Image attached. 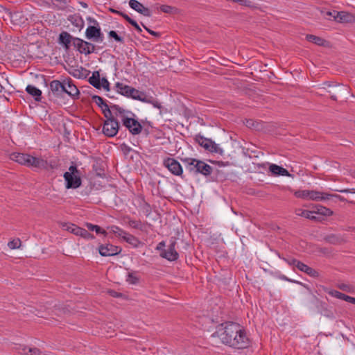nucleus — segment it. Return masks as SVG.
<instances>
[{
    "instance_id": "f257e3e1",
    "label": "nucleus",
    "mask_w": 355,
    "mask_h": 355,
    "mask_svg": "<svg viewBox=\"0 0 355 355\" xmlns=\"http://www.w3.org/2000/svg\"><path fill=\"white\" fill-rule=\"evenodd\" d=\"M215 334L224 345L234 349H243L250 346V340L245 330L238 323H223Z\"/></svg>"
},
{
    "instance_id": "f03ea898",
    "label": "nucleus",
    "mask_w": 355,
    "mask_h": 355,
    "mask_svg": "<svg viewBox=\"0 0 355 355\" xmlns=\"http://www.w3.org/2000/svg\"><path fill=\"white\" fill-rule=\"evenodd\" d=\"M10 159L27 167H33L39 169L48 168V162L46 160L31 156L29 154L13 153L10 155Z\"/></svg>"
},
{
    "instance_id": "7ed1b4c3",
    "label": "nucleus",
    "mask_w": 355,
    "mask_h": 355,
    "mask_svg": "<svg viewBox=\"0 0 355 355\" xmlns=\"http://www.w3.org/2000/svg\"><path fill=\"white\" fill-rule=\"evenodd\" d=\"M181 160L186 169L195 175L200 173L205 176H209L213 172V168L202 160L191 157L182 158Z\"/></svg>"
},
{
    "instance_id": "20e7f679",
    "label": "nucleus",
    "mask_w": 355,
    "mask_h": 355,
    "mask_svg": "<svg viewBox=\"0 0 355 355\" xmlns=\"http://www.w3.org/2000/svg\"><path fill=\"white\" fill-rule=\"evenodd\" d=\"M104 116L106 118V120L103 123V132L108 137H113L119 132V123L114 116L112 114V112L110 116L107 114L104 115Z\"/></svg>"
},
{
    "instance_id": "39448f33",
    "label": "nucleus",
    "mask_w": 355,
    "mask_h": 355,
    "mask_svg": "<svg viewBox=\"0 0 355 355\" xmlns=\"http://www.w3.org/2000/svg\"><path fill=\"white\" fill-rule=\"evenodd\" d=\"M195 141L200 146L211 153H218L220 155H222L223 153V149L211 139L205 138L203 136L198 135L196 136Z\"/></svg>"
},
{
    "instance_id": "423d86ee",
    "label": "nucleus",
    "mask_w": 355,
    "mask_h": 355,
    "mask_svg": "<svg viewBox=\"0 0 355 355\" xmlns=\"http://www.w3.org/2000/svg\"><path fill=\"white\" fill-rule=\"evenodd\" d=\"M73 46L80 53L85 55L91 54L96 50V46L94 44L78 37H75L73 39Z\"/></svg>"
},
{
    "instance_id": "0eeeda50",
    "label": "nucleus",
    "mask_w": 355,
    "mask_h": 355,
    "mask_svg": "<svg viewBox=\"0 0 355 355\" xmlns=\"http://www.w3.org/2000/svg\"><path fill=\"white\" fill-rule=\"evenodd\" d=\"M85 37L94 42H102L104 40V35L101 32L99 25L89 26L85 31Z\"/></svg>"
},
{
    "instance_id": "6e6552de",
    "label": "nucleus",
    "mask_w": 355,
    "mask_h": 355,
    "mask_svg": "<svg viewBox=\"0 0 355 355\" xmlns=\"http://www.w3.org/2000/svg\"><path fill=\"white\" fill-rule=\"evenodd\" d=\"M290 266H293V269L294 270L297 269L305 272L311 277H319V272L317 270L295 259H290Z\"/></svg>"
},
{
    "instance_id": "1a4fd4ad",
    "label": "nucleus",
    "mask_w": 355,
    "mask_h": 355,
    "mask_svg": "<svg viewBox=\"0 0 355 355\" xmlns=\"http://www.w3.org/2000/svg\"><path fill=\"white\" fill-rule=\"evenodd\" d=\"M336 198L340 201H345V199L344 197L337 195V194H332L329 193L327 192H322L315 190H310V195H309V200H313V201H323L327 200H330L332 198Z\"/></svg>"
},
{
    "instance_id": "9d476101",
    "label": "nucleus",
    "mask_w": 355,
    "mask_h": 355,
    "mask_svg": "<svg viewBox=\"0 0 355 355\" xmlns=\"http://www.w3.org/2000/svg\"><path fill=\"white\" fill-rule=\"evenodd\" d=\"M123 125L133 135H137L141 132L143 127L141 123L132 117H125L123 119Z\"/></svg>"
},
{
    "instance_id": "9b49d317",
    "label": "nucleus",
    "mask_w": 355,
    "mask_h": 355,
    "mask_svg": "<svg viewBox=\"0 0 355 355\" xmlns=\"http://www.w3.org/2000/svg\"><path fill=\"white\" fill-rule=\"evenodd\" d=\"M163 164L174 175L181 176L182 175V167L181 164L174 158H166L164 160Z\"/></svg>"
},
{
    "instance_id": "f8f14e48",
    "label": "nucleus",
    "mask_w": 355,
    "mask_h": 355,
    "mask_svg": "<svg viewBox=\"0 0 355 355\" xmlns=\"http://www.w3.org/2000/svg\"><path fill=\"white\" fill-rule=\"evenodd\" d=\"M175 240L171 239L168 248L161 252L160 257L170 261H176L179 258V254L175 249Z\"/></svg>"
},
{
    "instance_id": "ddd939ff",
    "label": "nucleus",
    "mask_w": 355,
    "mask_h": 355,
    "mask_svg": "<svg viewBox=\"0 0 355 355\" xmlns=\"http://www.w3.org/2000/svg\"><path fill=\"white\" fill-rule=\"evenodd\" d=\"M121 250V247L110 243L106 245L101 244L98 247V252L103 257L114 256L119 254Z\"/></svg>"
},
{
    "instance_id": "4468645a",
    "label": "nucleus",
    "mask_w": 355,
    "mask_h": 355,
    "mask_svg": "<svg viewBox=\"0 0 355 355\" xmlns=\"http://www.w3.org/2000/svg\"><path fill=\"white\" fill-rule=\"evenodd\" d=\"M64 178L67 189H77L81 185L82 180L79 175H73L65 172Z\"/></svg>"
},
{
    "instance_id": "2eb2a0df",
    "label": "nucleus",
    "mask_w": 355,
    "mask_h": 355,
    "mask_svg": "<svg viewBox=\"0 0 355 355\" xmlns=\"http://www.w3.org/2000/svg\"><path fill=\"white\" fill-rule=\"evenodd\" d=\"M67 230L69 232L87 240L94 239L95 238V236L92 234L89 233L87 230L80 227L74 224H71L68 226Z\"/></svg>"
},
{
    "instance_id": "dca6fc26",
    "label": "nucleus",
    "mask_w": 355,
    "mask_h": 355,
    "mask_svg": "<svg viewBox=\"0 0 355 355\" xmlns=\"http://www.w3.org/2000/svg\"><path fill=\"white\" fill-rule=\"evenodd\" d=\"M334 19L339 23H352L355 21V16L345 11L334 10Z\"/></svg>"
},
{
    "instance_id": "f3484780",
    "label": "nucleus",
    "mask_w": 355,
    "mask_h": 355,
    "mask_svg": "<svg viewBox=\"0 0 355 355\" xmlns=\"http://www.w3.org/2000/svg\"><path fill=\"white\" fill-rule=\"evenodd\" d=\"M6 15L7 17L10 19L14 25L20 26L24 24L27 20V18L25 17L21 11H8Z\"/></svg>"
},
{
    "instance_id": "a211bd4d",
    "label": "nucleus",
    "mask_w": 355,
    "mask_h": 355,
    "mask_svg": "<svg viewBox=\"0 0 355 355\" xmlns=\"http://www.w3.org/2000/svg\"><path fill=\"white\" fill-rule=\"evenodd\" d=\"M130 7L145 17H150L151 11L137 0H130Z\"/></svg>"
},
{
    "instance_id": "6ab92c4d",
    "label": "nucleus",
    "mask_w": 355,
    "mask_h": 355,
    "mask_svg": "<svg viewBox=\"0 0 355 355\" xmlns=\"http://www.w3.org/2000/svg\"><path fill=\"white\" fill-rule=\"evenodd\" d=\"M73 37L68 32L62 31L58 37V43L64 46L66 50L70 49L71 42H73Z\"/></svg>"
},
{
    "instance_id": "aec40b11",
    "label": "nucleus",
    "mask_w": 355,
    "mask_h": 355,
    "mask_svg": "<svg viewBox=\"0 0 355 355\" xmlns=\"http://www.w3.org/2000/svg\"><path fill=\"white\" fill-rule=\"evenodd\" d=\"M92 98L93 102H94L99 107L101 108L103 115H110V112L112 111L110 109V105L106 103L102 97L98 95H94L92 96Z\"/></svg>"
},
{
    "instance_id": "412c9836",
    "label": "nucleus",
    "mask_w": 355,
    "mask_h": 355,
    "mask_svg": "<svg viewBox=\"0 0 355 355\" xmlns=\"http://www.w3.org/2000/svg\"><path fill=\"white\" fill-rule=\"evenodd\" d=\"M50 89L56 96H61L65 90V81L62 83L60 80H53L50 83Z\"/></svg>"
},
{
    "instance_id": "4be33fe9",
    "label": "nucleus",
    "mask_w": 355,
    "mask_h": 355,
    "mask_svg": "<svg viewBox=\"0 0 355 355\" xmlns=\"http://www.w3.org/2000/svg\"><path fill=\"white\" fill-rule=\"evenodd\" d=\"M64 93L67 94L69 96L75 98L79 95V90L76 87L75 85L73 84V82L71 79H69L65 83V90Z\"/></svg>"
},
{
    "instance_id": "5701e85b",
    "label": "nucleus",
    "mask_w": 355,
    "mask_h": 355,
    "mask_svg": "<svg viewBox=\"0 0 355 355\" xmlns=\"http://www.w3.org/2000/svg\"><path fill=\"white\" fill-rule=\"evenodd\" d=\"M110 109L112 111V114L113 116L115 115L116 116L120 117L122 121L123 118L128 117L126 113L131 114L130 112L125 110L122 107H119L118 105H110ZM132 114L134 115L132 113Z\"/></svg>"
},
{
    "instance_id": "b1692460",
    "label": "nucleus",
    "mask_w": 355,
    "mask_h": 355,
    "mask_svg": "<svg viewBox=\"0 0 355 355\" xmlns=\"http://www.w3.org/2000/svg\"><path fill=\"white\" fill-rule=\"evenodd\" d=\"M315 210H314L315 215V214L319 215L318 217H321L322 218V220H324V218H323L324 216H331L334 214V211L331 209H330L326 207L322 206L320 205H315Z\"/></svg>"
},
{
    "instance_id": "393cba45",
    "label": "nucleus",
    "mask_w": 355,
    "mask_h": 355,
    "mask_svg": "<svg viewBox=\"0 0 355 355\" xmlns=\"http://www.w3.org/2000/svg\"><path fill=\"white\" fill-rule=\"evenodd\" d=\"M129 98L138 100L142 102L147 101V95L145 92L139 91L134 87H132L130 92H129Z\"/></svg>"
},
{
    "instance_id": "a878e982",
    "label": "nucleus",
    "mask_w": 355,
    "mask_h": 355,
    "mask_svg": "<svg viewBox=\"0 0 355 355\" xmlns=\"http://www.w3.org/2000/svg\"><path fill=\"white\" fill-rule=\"evenodd\" d=\"M19 352L24 355H41V351L37 347H27L26 346H20Z\"/></svg>"
},
{
    "instance_id": "bb28decb",
    "label": "nucleus",
    "mask_w": 355,
    "mask_h": 355,
    "mask_svg": "<svg viewBox=\"0 0 355 355\" xmlns=\"http://www.w3.org/2000/svg\"><path fill=\"white\" fill-rule=\"evenodd\" d=\"M123 220L125 223L128 224L130 227L143 230V224L141 220H135L132 219L129 216H125L123 218Z\"/></svg>"
},
{
    "instance_id": "cd10ccee",
    "label": "nucleus",
    "mask_w": 355,
    "mask_h": 355,
    "mask_svg": "<svg viewBox=\"0 0 355 355\" xmlns=\"http://www.w3.org/2000/svg\"><path fill=\"white\" fill-rule=\"evenodd\" d=\"M26 91L28 94L33 96L36 101H41L42 91L36 87L31 85H28L26 88Z\"/></svg>"
},
{
    "instance_id": "c85d7f7f",
    "label": "nucleus",
    "mask_w": 355,
    "mask_h": 355,
    "mask_svg": "<svg viewBox=\"0 0 355 355\" xmlns=\"http://www.w3.org/2000/svg\"><path fill=\"white\" fill-rule=\"evenodd\" d=\"M115 87L116 88V91L119 94L126 97H130L129 92H130L132 87L127 85H124L122 83L117 82L115 84Z\"/></svg>"
},
{
    "instance_id": "c756f323",
    "label": "nucleus",
    "mask_w": 355,
    "mask_h": 355,
    "mask_svg": "<svg viewBox=\"0 0 355 355\" xmlns=\"http://www.w3.org/2000/svg\"><path fill=\"white\" fill-rule=\"evenodd\" d=\"M324 240L327 243L333 244V245H339V244H341L344 241V239L340 235L335 234H331L327 235L324 238Z\"/></svg>"
},
{
    "instance_id": "7c9ffc66",
    "label": "nucleus",
    "mask_w": 355,
    "mask_h": 355,
    "mask_svg": "<svg viewBox=\"0 0 355 355\" xmlns=\"http://www.w3.org/2000/svg\"><path fill=\"white\" fill-rule=\"evenodd\" d=\"M68 19L74 26L79 28V30H81L84 27V20L82 17L78 15H70Z\"/></svg>"
},
{
    "instance_id": "2f4dec72",
    "label": "nucleus",
    "mask_w": 355,
    "mask_h": 355,
    "mask_svg": "<svg viewBox=\"0 0 355 355\" xmlns=\"http://www.w3.org/2000/svg\"><path fill=\"white\" fill-rule=\"evenodd\" d=\"M270 171L275 175H285L288 176V171L286 169L276 164H271L269 167Z\"/></svg>"
},
{
    "instance_id": "473e14b6",
    "label": "nucleus",
    "mask_w": 355,
    "mask_h": 355,
    "mask_svg": "<svg viewBox=\"0 0 355 355\" xmlns=\"http://www.w3.org/2000/svg\"><path fill=\"white\" fill-rule=\"evenodd\" d=\"M101 80L100 79V73L98 71H94L92 73V76L89 78V84L98 89H101Z\"/></svg>"
},
{
    "instance_id": "72a5a7b5",
    "label": "nucleus",
    "mask_w": 355,
    "mask_h": 355,
    "mask_svg": "<svg viewBox=\"0 0 355 355\" xmlns=\"http://www.w3.org/2000/svg\"><path fill=\"white\" fill-rule=\"evenodd\" d=\"M123 240L135 248L140 244L139 240L136 236L128 232L123 236Z\"/></svg>"
},
{
    "instance_id": "f704fd0d",
    "label": "nucleus",
    "mask_w": 355,
    "mask_h": 355,
    "mask_svg": "<svg viewBox=\"0 0 355 355\" xmlns=\"http://www.w3.org/2000/svg\"><path fill=\"white\" fill-rule=\"evenodd\" d=\"M306 39L307 41L315 44L318 46H324L325 42V40L323 38L314 35L308 34L306 35Z\"/></svg>"
},
{
    "instance_id": "c9c22d12",
    "label": "nucleus",
    "mask_w": 355,
    "mask_h": 355,
    "mask_svg": "<svg viewBox=\"0 0 355 355\" xmlns=\"http://www.w3.org/2000/svg\"><path fill=\"white\" fill-rule=\"evenodd\" d=\"M86 227L88 228L90 231H95L97 234H101L104 236H107V232L102 229L100 226L96 225H93L92 223H86Z\"/></svg>"
},
{
    "instance_id": "e433bc0d",
    "label": "nucleus",
    "mask_w": 355,
    "mask_h": 355,
    "mask_svg": "<svg viewBox=\"0 0 355 355\" xmlns=\"http://www.w3.org/2000/svg\"><path fill=\"white\" fill-rule=\"evenodd\" d=\"M303 217L315 222H321L322 220V218L321 217H317L315 215L314 211H309L305 209Z\"/></svg>"
},
{
    "instance_id": "4c0bfd02",
    "label": "nucleus",
    "mask_w": 355,
    "mask_h": 355,
    "mask_svg": "<svg viewBox=\"0 0 355 355\" xmlns=\"http://www.w3.org/2000/svg\"><path fill=\"white\" fill-rule=\"evenodd\" d=\"M137 272H128L126 281L130 284H137L139 282V277L137 275Z\"/></svg>"
},
{
    "instance_id": "58836bf2",
    "label": "nucleus",
    "mask_w": 355,
    "mask_h": 355,
    "mask_svg": "<svg viewBox=\"0 0 355 355\" xmlns=\"http://www.w3.org/2000/svg\"><path fill=\"white\" fill-rule=\"evenodd\" d=\"M244 124L250 129L259 130L261 128L260 123L252 119H245Z\"/></svg>"
},
{
    "instance_id": "ea45409f",
    "label": "nucleus",
    "mask_w": 355,
    "mask_h": 355,
    "mask_svg": "<svg viewBox=\"0 0 355 355\" xmlns=\"http://www.w3.org/2000/svg\"><path fill=\"white\" fill-rule=\"evenodd\" d=\"M111 232L115 234L117 237L123 239V236L125 234L126 232L116 225H112L107 227Z\"/></svg>"
},
{
    "instance_id": "a19ab883",
    "label": "nucleus",
    "mask_w": 355,
    "mask_h": 355,
    "mask_svg": "<svg viewBox=\"0 0 355 355\" xmlns=\"http://www.w3.org/2000/svg\"><path fill=\"white\" fill-rule=\"evenodd\" d=\"M296 198L309 200L310 190H298L294 192Z\"/></svg>"
},
{
    "instance_id": "79ce46f5",
    "label": "nucleus",
    "mask_w": 355,
    "mask_h": 355,
    "mask_svg": "<svg viewBox=\"0 0 355 355\" xmlns=\"http://www.w3.org/2000/svg\"><path fill=\"white\" fill-rule=\"evenodd\" d=\"M159 9L162 12H164V13H168V14H175V13H177L178 9L175 7H173V6H168V5H162L160 7H159Z\"/></svg>"
},
{
    "instance_id": "37998d69",
    "label": "nucleus",
    "mask_w": 355,
    "mask_h": 355,
    "mask_svg": "<svg viewBox=\"0 0 355 355\" xmlns=\"http://www.w3.org/2000/svg\"><path fill=\"white\" fill-rule=\"evenodd\" d=\"M327 293L332 297H334L340 300H343L345 301H346V297L347 296V295L336 290H329V291H327Z\"/></svg>"
},
{
    "instance_id": "c03bdc74",
    "label": "nucleus",
    "mask_w": 355,
    "mask_h": 355,
    "mask_svg": "<svg viewBox=\"0 0 355 355\" xmlns=\"http://www.w3.org/2000/svg\"><path fill=\"white\" fill-rule=\"evenodd\" d=\"M108 36L111 38H113L116 42H119L121 44H124V40L122 37L119 36L117 33L114 31H110L108 33Z\"/></svg>"
},
{
    "instance_id": "a18cd8bd",
    "label": "nucleus",
    "mask_w": 355,
    "mask_h": 355,
    "mask_svg": "<svg viewBox=\"0 0 355 355\" xmlns=\"http://www.w3.org/2000/svg\"><path fill=\"white\" fill-rule=\"evenodd\" d=\"M21 244V240L19 239H15L12 241H10L8 243V246L10 249H18L20 248Z\"/></svg>"
},
{
    "instance_id": "49530a36",
    "label": "nucleus",
    "mask_w": 355,
    "mask_h": 355,
    "mask_svg": "<svg viewBox=\"0 0 355 355\" xmlns=\"http://www.w3.org/2000/svg\"><path fill=\"white\" fill-rule=\"evenodd\" d=\"M144 103H150L153 105V107L161 109L162 107L161 103L157 101V100L154 99L152 96H147V101H145Z\"/></svg>"
},
{
    "instance_id": "de8ad7c7",
    "label": "nucleus",
    "mask_w": 355,
    "mask_h": 355,
    "mask_svg": "<svg viewBox=\"0 0 355 355\" xmlns=\"http://www.w3.org/2000/svg\"><path fill=\"white\" fill-rule=\"evenodd\" d=\"M101 88L103 87L106 91H110V83L106 78H103L101 80Z\"/></svg>"
},
{
    "instance_id": "09e8293b",
    "label": "nucleus",
    "mask_w": 355,
    "mask_h": 355,
    "mask_svg": "<svg viewBox=\"0 0 355 355\" xmlns=\"http://www.w3.org/2000/svg\"><path fill=\"white\" fill-rule=\"evenodd\" d=\"M68 173H71L73 175H79L80 174V171L78 170L77 166L75 164H72L69 168Z\"/></svg>"
},
{
    "instance_id": "8fccbe9b",
    "label": "nucleus",
    "mask_w": 355,
    "mask_h": 355,
    "mask_svg": "<svg viewBox=\"0 0 355 355\" xmlns=\"http://www.w3.org/2000/svg\"><path fill=\"white\" fill-rule=\"evenodd\" d=\"M141 26L144 27L145 30H146L150 35L155 36V37H160L161 33L159 32H155L154 31H152L149 29L148 27H146L143 23H141Z\"/></svg>"
},
{
    "instance_id": "3c124183",
    "label": "nucleus",
    "mask_w": 355,
    "mask_h": 355,
    "mask_svg": "<svg viewBox=\"0 0 355 355\" xmlns=\"http://www.w3.org/2000/svg\"><path fill=\"white\" fill-rule=\"evenodd\" d=\"M110 296L114 297H122L123 294L119 292L115 291L114 290H108L107 292Z\"/></svg>"
},
{
    "instance_id": "603ef678",
    "label": "nucleus",
    "mask_w": 355,
    "mask_h": 355,
    "mask_svg": "<svg viewBox=\"0 0 355 355\" xmlns=\"http://www.w3.org/2000/svg\"><path fill=\"white\" fill-rule=\"evenodd\" d=\"M143 210H144V213L146 214V216H148L151 213V208H150V205L147 202H145V204L143 207Z\"/></svg>"
},
{
    "instance_id": "864d4df0",
    "label": "nucleus",
    "mask_w": 355,
    "mask_h": 355,
    "mask_svg": "<svg viewBox=\"0 0 355 355\" xmlns=\"http://www.w3.org/2000/svg\"><path fill=\"white\" fill-rule=\"evenodd\" d=\"M338 288L346 292H351L352 286L349 284H341L338 286Z\"/></svg>"
},
{
    "instance_id": "5fc2aeb1",
    "label": "nucleus",
    "mask_w": 355,
    "mask_h": 355,
    "mask_svg": "<svg viewBox=\"0 0 355 355\" xmlns=\"http://www.w3.org/2000/svg\"><path fill=\"white\" fill-rule=\"evenodd\" d=\"M120 15L126 20L130 24L134 21L132 18H130L127 14L121 12H120Z\"/></svg>"
},
{
    "instance_id": "6e6d98bb",
    "label": "nucleus",
    "mask_w": 355,
    "mask_h": 355,
    "mask_svg": "<svg viewBox=\"0 0 355 355\" xmlns=\"http://www.w3.org/2000/svg\"><path fill=\"white\" fill-rule=\"evenodd\" d=\"M130 24L137 31V32H142L141 27L139 26V24L135 20H134Z\"/></svg>"
},
{
    "instance_id": "4d7b16f0",
    "label": "nucleus",
    "mask_w": 355,
    "mask_h": 355,
    "mask_svg": "<svg viewBox=\"0 0 355 355\" xmlns=\"http://www.w3.org/2000/svg\"><path fill=\"white\" fill-rule=\"evenodd\" d=\"M165 247V242L164 241H161L160 243H159L156 247V250H160L161 252H162L163 250H165V249H164V248Z\"/></svg>"
},
{
    "instance_id": "13d9d810",
    "label": "nucleus",
    "mask_w": 355,
    "mask_h": 355,
    "mask_svg": "<svg viewBox=\"0 0 355 355\" xmlns=\"http://www.w3.org/2000/svg\"><path fill=\"white\" fill-rule=\"evenodd\" d=\"M87 20L89 22L93 24L92 26H98L99 25L98 22L95 19L92 18V17H88L87 18Z\"/></svg>"
},
{
    "instance_id": "bf43d9fd",
    "label": "nucleus",
    "mask_w": 355,
    "mask_h": 355,
    "mask_svg": "<svg viewBox=\"0 0 355 355\" xmlns=\"http://www.w3.org/2000/svg\"><path fill=\"white\" fill-rule=\"evenodd\" d=\"M304 210L305 209H296L295 211V213L297 216L303 217Z\"/></svg>"
},
{
    "instance_id": "052dcab7",
    "label": "nucleus",
    "mask_w": 355,
    "mask_h": 355,
    "mask_svg": "<svg viewBox=\"0 0 355 355\" xmlns=\"http://www.w3.org/2000/svg\"><path fill=\"white\" fill-rule=\"evenodd\" d=\"M334 10L333 11H327L324 14V17L327 19H330L331 17L334 18Z\"/></svg>"
},
{
    "instance_id": "680f3d73",
    "label": "nucleus",
    "mask_w": 355,
    "mask_h": 355,
    "mask_svg": "<svg viewBox=\"0 0 355 355\" xmlns=\"http://www.w3.org/2000/svg\"><path fill=\"white\" fill-rule=\"evenodd\" d=\"M340 193H355V189H345L342 190H338Z\"/></svg>"
},
{
    "instance_id": "e2e57ef3",
    "label": "nucleus",
    "mask_w": 355,
    "mask_h": 355,
    "mask_svg": "<svg viewBox=\"0 0 355 355\" xmlns=\"http://www.w3.org/2000/svg\"><path fill=\"white\" fill-rule=\"evenodd\" d=\"M346 302L355 304V297L347 295L346 297Z\"/></svg>"
},
{
    "instance_id": "0e129e2a",
    "label": "nucleus",
    "mask_w": 355,
    "mask_h": 355,
    "mask_svg": "<svg viewBox=\"0 0 355 355\" xmlns=\"http://www.w3.org/2000/svg\"><path fill=\"white\" fill-rule=\"evenodd\" d=\"M121 148L123 150H125L128 152L130 151V150H131L129 146H128L127 145H125L124 144L121 145Z\"/></svg>"
},
{
    "instance_id": "69168bd1",
    "label": "nucleus",
    "mask_w": 355,
    "mask_h": 355,
    "mask_svg": "<svg viewBox=\"0 0 355 355\" xmlns=\"http://www.w3.org/2000/svg\"><path fill=\"white\" fill-rule=\"evenodd\" d=\"M110 11L112 13L118 14L119 15H120V12H121V11L116 10L114 8H110Z\"/></svg>"
},
{
    "instance_id": "338daca9",
    "label": "nucleus",
    "mask_w": 355,
    "mask_h": 355,
    "mask_svg": "<svg viewBox=\"0 0 355 355\" xmlns=\"http://www.w3.org/2000/svg\"><path fill=\"white\" fill-rule=\"evenodd\" d=\"M53 168H54V166L51 163V164L48 163V168L46 170L53 169Z\"/></svg>"
},
{
    "instance_id": "774afa93",
    "label": "nucleus",
    "mask_w": 355,
    "mask_h": 355,
    "mask_svg": "<svg viewBox=\"0 0 355 355\" xmlns=\"http://www.w3.org/2000/svg\"><path fill=\"white\" fill-rule=\"evenodd\" d=\"M324 85H326V86H327V87H331V86H333V84H332V83H331L330 82H325V83H324Z\"/></svg>"
}]
</instances>
